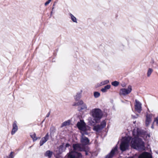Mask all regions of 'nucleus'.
<instances>
[{
	"mask_svg": "<svg viewBox=\"0 0 158 158\" xmlns=\"http://www.w3.org/2000/svg\"><path fill=\"white\" fill-rule=\"evenodd\" d=\"M90 114L93 118H89L88 123L89 125L94 126L96 123L100 122L103 116L102 112L100 109L99 108L92 109L90 112Z\"/></svg>",
	"mask_w": 158,
	"mask_h": 158,
	"instance_id": "obj_1",
	"label": "nucleus"
},
{
	"mask_svg": "<svg viewBox=\"0 0 158 158\" xmlns=\"http://www.w3.org/2000/svg\"><path fill=\"white\" fill-rule=\"evenodd\" d=\"M131 143V147L134 148L138 150H144V142L142 139L138 137H134L132 138Z\"/></svg>",
	"mask_w": 158,
	"mask_h": 158,
	"instance_id": "obj_2",
	"label": "nucleus"
},
{
	"mask_svg": "<svg viewBox=\"0 0 158 158\" xmlns=\"http://www.w3.org/2000/svg\"><path fill=\"white\" fill-rule=\"evenodd\" d=\"M77 126L82 135L88 134L86 127V124L83 120H80V122H78Z\"/></svg>",
	"mask_w": 158,
	"mask_h": 158,
	"instance_id": "obj_3",
	"label": "nucleus"
},
{
	"mask_svg": "<svg viewBox=\"0 0 158 158\" xmlns=\"http://www.w3.org/2000/svg\"><path fill=\"white\" fill-rule=\"evenodd\" d=\"M131 138L124 137L122 139V141L120 145V150L123 152L126 151L128 148L129 143Z\"/></svg>",
	"mask_w": 158,
	"mask_h": 158,
	"instance_id": "obj_4",
	"label": "nucleus"
},
{
	"mask_svg": "<svg viewBox=\"0 0 158 158\" xmlns=\"http://www.w3.org/2000/svg\"><path fill=\"white\" fill-rule=\"evenodd\" d=\"M73 106H79L78 108V110L81 111L82 110L86 109L87 106L86 104L84 103L82 100L79 101L77 102H75L73 105Z\"/></svg>",
	"mask_w": 158,
	"mask_h": 158,
	"instance_id": "obj_5",
	"label": "nucleus"
},
{
	"mask_svg": "<svg viewBox=\"0 0 158 158\" xmlns=\"http://www.w3.org/2000/svg\"><path fill=\"white\" fill-rule=\"evenodd\" d=\"M132 90L131 85H129L127 89L122 88L120 90L119 94L120 95L125 96L129 94Z\"/></svg>",
	"mask_w": 158,
	"mask_h": 158,
	"instance_id": "obj_6",
	"label": "nucleus"
},
{
	"mask_svg": "<svg viewBox=\"0 0 158 158\" xmlns=\"http://www.w3.org/2000/svg\"><path fill=\"white\" fill-rule=\"evenodd\" d=\"M106 125V122L105 120H104L100 124L94 126L93 130L97 132H98L104 128Z\"/></svg>",
	"mask_w": 158,
	"mask_h": 158,
	"instance_id": "obj_7",
	"label": "nucleus"
},
{
	"mask_svg": "<svg viewBox=\"0 0 158 158\" xmlns=\"http://www.w3.org/2000/svg\"><path fill=\"white\" fill-rule=\"evenodd\" d=\"M85 146H82L81 144L80 143H74L73 144V148L74 152L81 151H83V149Z\"/></svg>",
	"mask_w": 158,
	"mask_h": 158,
	"instance_id": "obj_8",
	"label": "nucleus"
},
{
	"mask_svg": "<svg viewBox=\"0 0 158 158\" xmlns=\"http://www.w3.org/2000/svg\"><path fill=\"white\" fill-rule=\"evenodd\" d=\"M82 135L81 137L80 141L82 146H85L89 143V140L88 138Z\"/></svg>",
	"mask_w": 158,
	"mask_h": 158,
	"instance_id": "obj_9",
	"label": "nucleus"
},
{
	"mask_svg": "<svg viewBox=\"0 0 158 158\" xmlns=\"http://www.w3.org/2000/svg\"><path fill=\"white\" fill-rule=\"evenodd\" d=\"M117 146H116L112 149L110 152L106 156L105 158H112L115 154V152L117 150Z\"/></svg>",
	"mask_w": 158,
	"mask_h": 158,
	"instance_id": "obj_10",
	"label": "nucleus"
},
{
	"mask_svg": "<svg viewBox=\"0 0 158 158\" xmlns=\"http://www.w3.org/2000/svg\"><path fill=\"white\" fill-rule=\"evenodd\" d=\"M49 133H47L45 136L43 137L40 141V145L41 146H42L44 143H45L49 139Z\"/></svg>",
	"mask_w": 158,
	"mask_h": 158,
	"instance_id": "obj_11",
	"label": "nucleus"
},
{
	"mask_svg": "<svg viewBox=\"0 0 158 158\" xmlns=\"http://www.w3.org/2000/svg\"><path fill=\"white\" fill-rule=\"evenodd\" d=\"M138 158H152V157L150 153L143 152L139 156Z\"/></svg>",
	"mask_w": 158,
	"mask_h": 158,
	"instance_id": "obj_12",
	"label": "nucleus"
},
{
	"mask_svg": "<svg viewBox=\"0 0 158 158\" xmlns=\"http://www.w3.org/2000/svg\"><path fill=\"white\" fill-rule=\"evenodd\" d=\"M135 110L139 113H140L141 110V104L137 100H135Z\"/></svg>",
	"mask_w": 158,
	"mask_h": 158,
	"instance_id": "obj_13",
	"label": "nucleus"
},
{
	"mask_svg": "<svg viewBox=\"0 0 158 158\" xmlns=\"http://www.w3.org/2000/svg\"><path fill=\"white\" fill-rule=\"evenodd\" d=\"M17 122L16 121H14L13 124V128L11 131V134L13 135L17 131L18 127L17 124Z\"/></svg>",
	"mask_w": 158,
	"mask_h": 158,
	"instance_id": "obj_14",
	"label": "nucleus"
},
{
	"mask_svg": "<svg viewBox=\"0 0 158 158\" xmlns=\"http://www.w3.org/2000/svg\"><path fill=\"white\" fill-rule=\"evenodd\" d=\"M152 117V114H150L147 115L145 122V124L146 126H148L151 122Z\"/></svg>",
	"mask_w": 158,
	"mask_h": 158,
	"instance_id": "obj_15",
	"label": "nucleus"
},
{
	"mask_svg": "<svg viewBox=\"0 0 158 158\" xmlns=\"http://www.w3.org/2000/svg\"><path fill=\"white\" fill-rule=\"evenodd\" d=\"M64 143H63L62 145H60L59 147V154H61L63 152L65 151L66 148L64 146Z\"/></svg>",
	"mask_w": 158,
	"mask_h": 158,
	"instance_id": "obj_16",
	"label": "nucleus"
},
{
	"mask_svg": "<svg viewBox=\"0 0 158 158\" xmlns=\"http://www.w3.org/2000/svg\"><path fill=\"white\" fill-rule=\"evenodd\" d=\"M82 91V90H81L80 92L77 93L76 95L74 96V99L76 101H78L80 99L81 96Z\"/></svg>",
	"mask_w": 158,
	"mask_h": 158,
	"instance_id": "obj_17",
	"label": "nucleus"
},
{
	"mask_svg": "<svg viewBox=\"0 0 158 158\" xmlns=\"http://www.w3.org/2000/svg\"><path fill=\"white\" fill-rule=\"evenodd\" d=\"M67 158H75V152L71 151L69 152L67 155Z\"/></svg>",
	"mask_w": 158,
	"mask_h": 158,
	"instance_id": "obj_18",
	"label": "nucleus"
},
{
	"mask_svg": "<svg viewBox=\"0 0 158 158\" xmlns=\"http://www.w3.org/2000/svg\"><path fill=\"white\" fill-rule=\"evenodd\" d=\"M69 15L70 16L69 18L71 19L73 22L76 23H77V18L72 14L71 13H69Z\"/></svg>",
	"mask_w": 158,
	"mask_h": 158,
	"instance_id": "obj_19",
	"label": "nucleus"
},
{
	"mask_svg": "<svg viewBox=\"0 0 158 158\" xmlns=\"http://www.w3.org/2000/svg\"><path fill=\"white\" fill-rule=\"evenodd\" d=\"M111 86L110 85H107L105 86L104 88L101 89V91L103 93L106 92L108 89H109L110 88Z\"/></svg>",
	"mask_w": 158,
	"mask_h": 158,
	"instance_id": "obj_20",
	"label": "nucleus"
},
{
	"mask_svg": "<svg viewBox=\"0 0 158 158\" xmlns=\"http://www.w3.org/2000/svg\"><path fill=\"white\" fill-rule=\"evenodd\" d=\"M53 154V152L50 150L47 151L45 153V156H46L48 157L49 158H51Z\"/></svg>",
	"mask_w": 158,
	"mask_h": 158,
	"instance_id": "obj_21",
	"label": "nucleus"
},
{
	"mask_svg": "<svg viewBox=\"0 0 158 158\" xmlns=\"http://www.w3.org/2000/svg\"><path fill=\"white\" fill-rule=\"evenodd\" d=\"M30 135L34 141H36L38 139V138L36 136V134L35 133H31Z\"/></svg>",
	"mask_w": 158,
	"mask_h": 158,
	"instance_id": "obj_22",
	"label": "nucleus"
},
{
	"mask_svg": "<svg viewBox=\"0 0 158 158\" xmlns=\"http://www.w3.org/2000/svg\"><path fill=\"white\" fill-rule=\"evenodd\" d=\"M75 158H82V155L81 153L77 152H75Z\"/></svg>",
	"mask_w": 158,
	"mask_h": 158,
	"instance_id": "obj_23",
	"label": "nucleus"
},
{
	"mask_svg": "<svg viewBox=\"0 0 158 158\" xmlns=\"http://www.w3.org/2000/svg\"><path fill=\"white\" fill-rule=\"evenodd\" d=\"M109 83V81L108 80H105L101 82L100 84H98V86H101L108 84Z\"/></svg>",
	"mask_w": 158,
	"mask_h": 158,
	"instance_id": "obj_24",
	"label": "nucleus"
},
{
	"mask_svg": "<svg viewBox=\"0 0 158 158\" xmlns=\"http://www.w3.org/2000/svg\"><path fill=\"white\" fill-rule=\"evenodd\" d=\"M70 123V121L69 120L65 121L63 122L61 125L62 127H65L69 125Z\"/></svg>",
	"mask_w": 158,
	"mask_h": 158,
	"instance_id": "obj_25",
	"label": "nucleus"
},
{
	"mask_svg": "<svg viewBox=\"0 0 158 158\" xmlns=\"http://www.w3.org/2000/svg\"><path fill=\"white\" fill-rule=\"evenodd\" d=\"M83 150L82 151H84L85 152V154L86 155H88V152L89 151V148L87 146H85L83 149Z\"/></svg>",
	"mask_w": 158,
	"mask_h": 158,
	"instance_id": "obj_26",
	"label": "nucleus"
},
{
	"mask_svg": "<svg viewBox=\"0 0 158 158\" xmlns=\"http://www.w3.org/2000/svg\"><path fill=\"white\" fill-rule=\"evenodd\" d=\"M55 131V128L53 126L51 127L50 129V135L54 133Z\"/></svg>",
	"mask_w": 158,
	"mask_h": 158,
	"instance_id": "obj_27",
	"label": "nucleus"
},
{
	"mask_svg": "<svg viewBox=\"0 0 158 158\" xmlns=\"http://www.w3.org/2000/svg\"><path fill=\"white\" fill-rule=\"evenodd\" d=\"M153 71V70L152 69L150 68L148 69L147 73V76L148 77H149L150 76Z\"/></svg>",
	"mask_w": 158,
	"mask_h": 158,
	"instance_id": "obj_28",
	"label": "nucleus"
},
{
	"mask_svg": "<svg viewBox=\"0 0 158 158\" xmlns=\"http://www.w3.org/2000/svg\"><path fill=\"white\" fill-rule=\"evenodd\" d=\"M119 84V82L117 81H114L112 82L111 84L113 86L116 87L118 86Z\"/></svg>",
	"mask_w": 158,
	"mask_h": 158,
	"instance_id": "obj_29",
	"label": "nucleus"
},
{
	"mask_svg": "<svg viewBox=\"0 0 158 158\" xmlns=\"http://www.w3.org/2000/svg\"><path fill=\"white\" fill-rule=\"evenodd\" d=\"M100 96V94L98 92H95L94 93V96L95 98H98Z\"/></svg>",
	"mask_w": 158,
	"mask_h": 158,
	"instance_id": "obj_30",
	"label": "nucleus"
},
{
	"mask_svg": "<svg viewBox=\"0 0 158 158\" xmlns=\"http://www.w3.org/2000/svg\"><path fill=\"white\" fill-rule=\"evenodd\" d=\"M14 153L13 152H11L8 158H14V156L13 155V154Z\"/></svg>",
	"mask_w": 158,
	"mask_h": 158,
	"instance_id": "obj_31",
	"label": "nucleus"
},
{
	"mask_svg": "<svg viewBox=\"0 0 158 158\" xmlns=\"http://www.w3.org/2000/svg\"><path fill=\"white\" fill-rule=\"evenodd\" d=\"M156 122V125L158 126V116L155 118L154 122Z\"/></svg>",
	"mask_w": 158,
	"mask_h": 158,
	"instance_id": "obj_32",
	"label": "nucleus"
},
{
	"mask_svg": "<svg viewBox=\"0 0 158 158\" xmlns=\"http://www.w3.org/2000/svg\"><path fill=\"white\" fill-rule=\"evenodd\" d=\"M137 135H140L142 133L138 129H137Z\"/></svg>",
	"mask_w": 158,
	"mask_h": 158,
	"instance_id": "obj_33",
	"label": "nucleus"
},
{
	"mask_svg": "<svg viewBox=\"0 0 158 158\" xmlns=\"http://www.w3.org/2000/svg\"><path fill=\"white\" fill-rule=\"evenodd\" d=\"M51 1V0H48L45 3V6H47L48 5Z\"/></svg>",
	"mask_w": 158,
	"mask_h": 158,
	"instance_id": "obj_34",
	"label": "nucleus"
},
{
	"mask_svg": "<svg viewBox=\"0 0 158 158\" xmlns=\"http://www.w3.org/2000/svg\"><path fill=\"white\" fill-rule=\"evenodd\" d=\"M64 146V147L66 148H68L70 146V145L69 143H67L65 144V145Z\"/></svg>",
	"mask_w": 158,
	"mask_h": 158,
	"instance_id": "obj_35",
	"label": "nucleus"
},
{
	"mask_svg": "<svg viewBox=\"0 0 158 158\" xmlns=\"http://www.w3.org/2000/svg\"><path fill=\"white\" fill-rule=\"evenodd\" d=\"M138 114H136V116H135V115H131V116H132V117L133 118H137V117H138Z\"/></svg>",
	"mask_w": 158,
	"mask_h": 158,
	"instance_id": "obj_36",
	"label": "nucleus"
},
{
	"mask_svg": "<svg viewBox=\"0 0 158 158\" xmlns=\"http://www.w3.org/2000/svg\"><path fill=\"white\" fill-rule=\"evenodd\" d=\"M56 4V2H54L53 4V5L52 7V11H53V10L55 8V5Z\"/></svg>",
	"mask_w": 158,
	"mask_h": 158,
	"instance_id": "obj_37",
	"label": "nucleus"
},
{
	"mask_svg": "<svg viewBox=\"0 0 158 158\" xmlns=\"http://www.w3.org/2000/svg\"><path fill=\"white\" fill-rule=\"evenodd\" d=\"M50 112H49L46 115V117H49V116L50 115Z\"/></svg>",
	"mask_w": 158,
	"mask_h": 158,
	"instance_id": "obj_38",
	"label": "nucleus"
},
{
	"mask_svg": "<svg viewBox=\"0 0 158 158\" xmlns=\"http://www.w3.org/2000/svg\"><path fill=\"white\" fill-rule=\"evenodd\" d=\"M128 158H135L134 156H130L128 157Z\"/></svg>",
	"mask_w": 158,
	"mask_h": 158,
	"instance_id": "obj_39",
	"label": "nucleus"
},
{
	"mask_svg": "<svg viewBox=\"0 0 158 158\" xmlns=\"http://www.w3.org/2000/svg\"><path fill=\"white\" fill-rule=\"evenodd\" d=\"M151 128H154V127H153V124H152V126H151Z\"/></svg>",
	"mask_w": 158,
	"mask_h": 158,
	"instance_id": "obj_40",
	"label": "nucleus"
},
{
	"mask_svg": "<svg viewBox=\"0 0 158 158\" xmlns=\"http://www.w3.org/2000/svg\"><path fill=\"white\" fill-rule=\"evenodd\" d=\"M4 158H8V156H6L5 157H4Z\"/></svg>",
	"mask_w": 158,
	"mask_h": 158,
	"instance_id": "obj_41",
	"label": "nucleus"
},
{
	"mask_svg": "<svg viewBox=\"0 0 158 158\" xmlns=\"http://www.w3.org/2000/svg\"><path fill=\"white\" fill-rule=\"evenodd\" d=\"M52 11H53L52 10V11L51 12V14H52Z\"/></svg>",
	"mask_w": 158,
	"mask_h": 158,
	"instance_id": "obj_42",
	"label": "nucleus"
},
{
	"mask_svg": "<svg viewBox=\"0 0 158 158\" xmlns=\"http://www.w3.org/2000/svg\"><path fill=\"white\" fill-rule=\"evenodd\" d=\"M154 61L153 60V61H152V63H154Z\"/></svg>",
	"mask_w": 158,
	"mask_h": 158,
	"instance_id": "obj_43",
	"label": "nucleus"
}]
</instances>
